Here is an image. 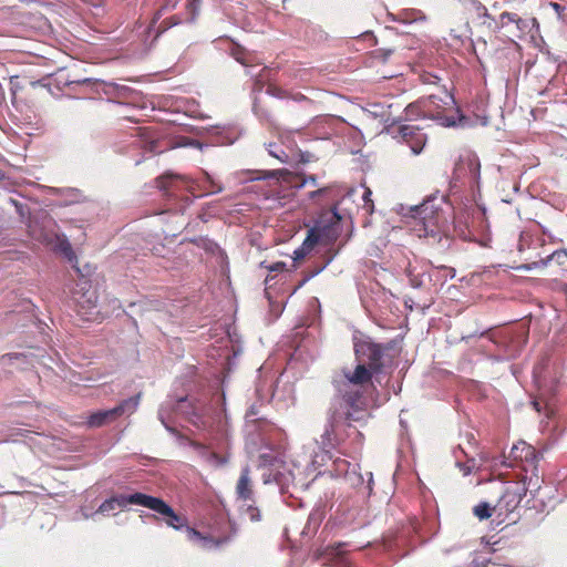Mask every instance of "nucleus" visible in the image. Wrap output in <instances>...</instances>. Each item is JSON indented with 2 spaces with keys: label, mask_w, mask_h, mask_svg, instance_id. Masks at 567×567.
<instances>
[{
  "label": "nucleus",
  "mask_w": 567,
  "mask_h": 567,
  "mask_svg": "<svg viewBox=\"0 0 567 567\" xmlns=\"http://www.w3.org/2000/svg\"><path fill=\"white\" fill-rule=\"evenodd\" d=\"M443 197L431 196L420 205L408 207L406 213H402L414 236L424 237L425 245H434L436 239L441 243L440 229L446 223L442 210Z\"/></svg>",
  "instance_id": "obj_5"
},
{
  "label": "nucleus",
  "mask_w": 567,
  "mask_h": 567,
  "mask_svg": "<svg viewBox=\"0 0 567 567\" xmlns=\"http://www.w3.org/2000/svg\"><path fill=\"white\" fill-rule=\"evenodd\" d=\"M512 502L517 503L518 501L516 499V497H515V496H513Z\"/></svg>",
  "instance_id": "obj_50"
},
{
  "label": "nucleus",
  "mask_w": 567,
  "mask_h": 567,
  "mask_svg": "<svg viewBox=\"0 0 567 567\" xmlns=\"http://www.w3.org/2000/svg\"><path fill=\"white\" fill-rule=\"evenodd\" d=\"M501 27H504L508 22H514L517 24L518 29H520V23L523 22L522 19L517 17L515 13L511 12H503L501 14Z\"/></svg>",
  "instance_id": "obj_22"
},
{
  "label": "nucleus",
  "mask_w": 567,
  "mask_h": 567,
  "mask_svg": "<svg viewBox=\"0 0 567 567\" xmlns=\"http://www.w3.org/2000/svg\"><path fill=\"white\" fill-rule=\"evenodd\" d=\"M332 446V432L326 429L321 435V442L313 441L296 450L291 455V467L286 461L278 458L272 450H267L259 455V466L262 470L265 484L275 482L281 493H290L308 487L307 478L328 456V449Z\"/></svg>",
  "instance_id": "obj_1"
},
{
  "label": "nucleus",
  "mask_w": 567,
  "mask_h": 567,
  "mask_svg": "<svg viewBox=\"0 0 567 567\" xmlns=\"http://www.w3.org/2000/svg\"><path fill=\"white\" fill-rule=\"evenodd\" d=\"M477 9H478V14H482V16H484V17H486V18H489V14H488V12H487V10H486V8H485V7H483V6H478V8H477Z\"/></svg>",
  "instance_id": "obj_41"
},
{
  "label": "nucleus",
  "mask_w": 567,
  "mask_h": 567,
  "mask_svg": "<svg viewBox=\"0 0 567 567\" xmlns=\"http://www.w3.org/2000/svg\"><path fill=\"white\" fill-rule=\"evenodd\" d=\"M142 498V506L147 507L157 514L163 516L165 523L175 528L179 529L184 526L185 519L182 516H178L171 506H168L161 498H156L153 496L145 495Z\"/></svg>",
  "instance_id": "obj_8"
},
{
  "label": "nucleus",
  "mask_w": 567,
  "mask_h": 567,
  "mask_svg": "<svg viewBox=\"0 0 567 567\" xmlns=\"http://www.w3.org/2000/svg\"><path fill=\"white\" fill-rule=\"evenodd\" d=\"M305 252H306V250H295V255L296 256L293 257V260H298L300 258H303L305 255H306Z\"/></svg>",
  "instance_id": "obj_40"
},
{
  "label": "nucleus",
  "mask_w": 567,
  "mask_h": 567,
  "mask_svg": "<svg viewBox=\"0 0 567 567\" xmlns=\"http://www.w3.org/2000/svg\"><path fill=\"white\" fill-rule=\"evenodd\" d=\"M62 258L66 260L79 274L80 279L71 291L72 300L78 312L85 320H94L99 315L96 290L92 288L89 277L94 266L87 260L85 250H61Z\"/></svg>",
  "instance_id": "obj_4"
},
{
  "label": "nucleus",
  "mask_w": 567,
  "mask_h": 567,
  "mask_svg": "<svg viewBox=\"0 0 567 567\" xmlns=\"http://www.w3.org/2000/svg\"><path fill=\"white\" fill-rule=\"evenodd\" d=\"M398 136L402 142L409 145L414 155H419L422 152L427 141V136L423 130L414 124L401 125Z\"/></svg>",
  "instance_id": "obj_10"
},
{
  "label": "nucleus",
  "mask_w": 567,
  "mask_h": 567,
  "mask_svg": "<svg viewBox=\"0 0 567 567\" xmlns=\"http://www.w3.org/2000/svg\"><path fill=\"white\" fill-rule=\"evenodd\" d=\"M81 513H82V517L85 518V519L94 518V516L97 515L96 512L95 513H89L85 509H82Z\"/></svg>",
  "instance_id": "obj_38"
},
{
  "label": "nucleus",
  "mask_w": 567,
  "mask_h": 567,
  "mask_svg": "<svg viewBox=\"0 0 567 567\" xmlns=\"http://www.w3.org/2000/svg\"><path fill=\"white\" fill-rule=\"evenodd\" d=\"M12 359H17V357H11V355H9V357H2V359H1V363H2V364H6L8 361H11Z\"/></svg>",
  "instance_id": "obj_44"
},
{
  "label": "nucleus",
  "mask_w": 567,
  "mask_h": 567,
  "mask_svg": "<svg viewBox=\"0 0 567 567\" xmlns=\"http://www.w3.org/2000/svg\"><path fill=\"white\" fill-rule=\"evenodd\" d=\"M163 23L165 24L164 30H166V29H168V28H171V27H173V25L178 24V23H179V20H178V19H176L175 17H172V18H169L168 20H164V21H163Z\"/></svg>",
  "instance_id": "obj_33"
},
{
  "label": "nucleus",
  "mask_w": 567,
  "mask_h": 567,
  "mask_svg": "<svg viewBox=\"0 0 567 567\" xmlns=\"http://www.w3.org/2000/svg\"><path fill=\"white\" fill-rule=\"evenodd\" d=\"M173 408H174V403L172 401H166L165 403L162 404V406L158 411V417L167 430H171V427L168 425V421H169V413L173 410Z\"/></svg>",
  "instance_id": "obj_17"
},
{
  "label": "nucleus",
  "mask_w": 567,
  "mask_h": 567,
  "mask_svg": "<svg viewBox=\"0 0 567 567\" xmlns=\"http://www.w3.org/2000/svg\"><path fill=\"white\" fill-rule=\"evenodd\" d=\"M200 241H202L200 244L196 243V245L200 246L202 248H205V249L213 248L210 240H208V239H200Z\"/></svg>",
  "instance_id": "obj_37"
},
{
  "label": "nucleus",
  "mask_w": 567,
  "mask_h": 567,
  "mask_svg": "<svg viewBox=\"0 0 567 567\" xmlns=\"http://www.w3.org/2000/svg\"><path fill=\"white\" fill-rule=\"evenodd\" d=\"M137 497H145V494L135 493L130 496H126V495L113 496V497L104 501L99 506L96 513L102 514V515H110L111 512H113L117 508H123L127 504L142 505V498H137Z\"/></svg>",
  "instance_id": "obj_11"
},
{
  "label": "nucleus",
  "mask_w": 567,
  "mask_h": 567,
  "mask_svg": "<svg viewBox=\"0 0 567 567\" xmlns=\"http://www.w3.org/2000/svg\"><path fill=\"white\" fill-rule=\"evenodd\" d=\"M282 172L281 171H269L266 173V175L262 177V178H268V177H275L277 176L278 174H281ZM261 177L259 176H251L249 177V179L254 181V179H260Z\"/></svg>",
  "instance_id": "obj_31"
},
{
  "label": "nucleus",
  "mask_w": 567,
  "mask_h": 567,
  "mask_svg": "<svg viewBox=\"0 0 567 567\" xmlns=\"http://www.w3.org/2000/svg\"><path fill=\"white\" fill-rule=\"evenodd\" d=\"M327 190H328V188H320V189L313 190V192H311V193L309 194V197H310L311 199H315L317 196H319V195H322V194L327 193Z\"/></svg>",
  "instance_id": "obj_35"
},
{
  "label": "nucleus",
  "mask_w": 567,
  "mask_h": 567,
  "mask_svg": "<svg viewBox=\"0 0 567 567\" xmlns=\"http://www.w3.org/2000/svg\"><path fill=\"white\" fill-rule=\"evenodd\" d=\"M554 244H556V241L554 240V238H551V237L549 236V239H548V240H546V239L544 238V239L542 240V244H540V245H542V246H545V245H554Z\"/></svg>",
  "instance_id": "obj_43"
},
{
  "label": "nucleus",
  "mask_w": 567,
  "mask_h": 567,
  "mask_svg": "<svg viewBox=\"0 0 567 567\" xmlns=\"http://www.w3.org/2000/svg\"><path fill=\"white\" fill-rule=\"evenodd\" d=\"M187 145L199 148V150H203V147H204V144H202L200 142L195 141V140L190 141Z\"/></svg>",
  "instance_id": "obj_39"
},
{
  "label": "nucleus",
  "mask_w": 567,
  "mask_h": 567,
  "mask_svg": "<svg viewBox=\"0 0 567 567\" xmlns=\"http://www.w3.org/2000/svg\"><path fill=\"white\" fill-rule=\"evenodd\" d=\"M561 257H567V250H555L549 257L548 259L551 260V259H556L557 261L560 260Z\"/></svg>",
  "instance_id": "obj_29"
},
{
  "label": "nucleus",
  "mask_w": 567,
  "mask_h": 567,
  "mask_svg": "<svg viewBox=\"0 0 567 567\" xmlns=\"http://www.w3.org/2000/svg\"><path fill=\"white\" fill-rule=\"evenodd\" d=\"M254 414H255L254 410H250V412H249V413H247V415H246V416H247V419H249V417H250L251 415H254Z\"/></svg>",
  "instance_id": "obj_47"
},
{
  "label": "nucleus",
  "mask_w": 567,
  "mask_h": 567,
  "mask_svg": "<svg viewBox=\"0 0 567 567\" xmlns=\"http://www.w3.org/2000/svg\"><path fill=\"white\" fill-rule=\"evenodd\" d=\"M231 55L235 58L236 61L241 63L243 65H247L246 59H245V52L241 48H236L233 50Z\"/></svg>",
  "instance_id": "obj_26"
},
{
  "label": "nucleus",
  "mask_w": 567,
  "mask_h": 567,
  "mask_svg": "<svg viewBox=\"0 0 567 567\" xmlns=\"http://www.w3.org/2000/svg\"><path fill=\"white\" fill-rule=\"evenodd\" d=\"M367 111L371 113L373 116L381 117L382 120L385 121L389 115L388 110L381 104H371L369 109H367Z\"/></svg>",
  "instance_id": "obj_20"
},
{
  "label": "nucleus",
  "mask_w": 567,
  "mask_h": 567,
  "mask_svg": "<svg viewBox=\"0 0 567 567\" xmlns=\"http://www.w3.org/2000/svg\"><path fill=\"white\" fill-rule=\"evenodd\" d=\"M310 182L311 184H316V177L310 176L308 179H305L300 185H298V188H301L305 186L306 183Z\"/></svg>",
  "instance_id": "obj_42"
},
{
  "label": "nucleus",
  "mask_w": 567,
  "mask_h": 567,
  "mask_svg": "<svg viewBox=\"0 0 567 567\" xmlns=\"http://www.w3.org/2000/svg\"><path fill=\"white\" fill-rule=\"evenodd\" d=\"M371 195H372V192L369 188H367V187L362 188L361 199L363 202V208L369 214H371L373 212V203L371 199Z\"/></svg>",
  "instance_id": "obj_21"
},
{
  "label": "nucleus",
  "mask_w": 567,
  "mask_h": 567,
  "mask_svg": "<svg viewBox=\"0 0 567 567\" xmlns=\"http://www.w3.org/2000/svg\"><path fill=\"white\" fill-rule=\"evenodd\" d=\"M236 493L238 499L244 502L246 505L247 502L251 501L252 489H251V480L249 477L248 468H244L241 475L237 482Z\"/></svg>",
  "instance_id": "obj_14"
},
{
  "label": "nucleus",
  "mask_w": 567,
  "mask_h": 567,
  "mask_svg": "<svg viewBox=\"0 0 567 567\" xmlns=\"http://www.w3.org/2000/svg\"><path fill=\"white\" fill-rule=\"evenodd\" d=\"M466 173H468L474 181H478L481 163L475 154H467L460 159L454 168V178L461 179Z\"/></svg>",
  "instance_id": "obj_12"
},
{
  "label": "nucleus",
  "mask_w": 567,
  "mask_h": 567,
  "mask_svg": "<svg viewBox=\"0 0 567 567\" xmlns=\"http://www.w3.org/2000/svg\"><path fill=\"white\" fill-rule=\"evenodd\" d=\"M140 403V394L121 402L117 406L110 410H102L92 413L89 417V425L92 427H99L110 422L115 421L117 417L124 414H132L135 412Z\"/></svg>",
  "instance_id": "obj_7"
},
{
  "label": "nucleus",
  "mask_w": 567,
  "mask_h": 567,
  "mask_svg": "<svg viewBox=\"0 0 567 567\" xmlns=\"http://www.w3.org/2000/svg\"><path fill=\"white\" fill-rule=\"evenodd\" d=\"M208 462L214 466H221V465L226 464L227 458L221 457L216 453H210L208 456Z\"/></svg>",
  "instance_id": "obj_25"
},
{
  "label": "nucleus",
  "mask_w": 567,
  "mask_h": 567,
  "mask_svg": "<svg viewBox=\"0 0 567 567\" xmlns=\"http://www.w3.org/2000/svg\"><path fill=\"white\" fill-rule=\"evenodd\" d=\"M176 1H167L163 7L162 9L157 12V17H161L163 14V12H166V11H169V10H173L175 7H176Z\"/></svg>",
  "instance_id": "obj_28"
},
{
  "label": "nucleus",
  "mask_w": 567,
  "mask_h": 567,
  "mask_svg": "<svg viewBox=\"0 0 567 567\" xmlns=\"http://www.w3.org/2000/svg\"><path fill=\"white\" fill-rule=\"evenodd\" d=\"M357 357V365L344 368L342 375L336 380L337 390L342 395L349 406L360 410L362 409V392L369 385L371 372L381 368V348L368 339H360L354 343Z\"/></svg>",
  "instance_id": "obj_2"
},
{
  "label": "nucleus",
  "mask_w": 567,
  "mask_h": 567,
  "mask_svg": "<svg viewBox=\"0 0 567 567\" xmlns=\"http://www.w3.org/2000/svg\"><path fill=\"white\" fill-rule=\"evenodd\" d=\"M285 267H286L285 262H276V264H272L271 266H269V271L270 272L279 271V270H282Z\"/></svg>",
  "instance_id": "obj_34"
},
{
  "label": "nucleus",
  "mask_w": 567,
  "mask_h": 567,
  "mask_svg": "<svg viewBox=\"0 0 567 567\" xmlns=\"http://www.w3.org/2000/svg\"><path fill=\"white\" fill-rule=\"evenodd\" d=\"M223 130H224L223 127L215 126V127H213V130H212V131H213L216 135H221Z\"/></svg>",
  "instance_id": "obj_45"
},
{
  "label": "nucleus",
  "mask_w": 567,
  "mask_h": 567,
  "mask_svg": "<svg viewBox=\"0 0 567 567\" xmlns=\"http://www.w3.org/2000/svg\"><path fill=\"white\" fill-rule=\"evenodd\" d=\"M140 136H141V146L153 154L162 153L163 150L159 148L158 143L159 141L155 137V135L150 132L148 130H140Z\"/></svg>",
  "instance_id": "obj_15"
},
{
  "label": "nucleus",
  "mask_w": 567,
  "mask_h": 567,
  "mask_svg": "<svg viewBox=\"0 0 567 567\" xmlns=\"http://www.w3.org/2000/svg\"><path fill=\"white\" fill-rule=\"evenodd\" d=\"M534 406H535V409H536L537 411H539V404H538V402H534Z\"/></svg>",
  "instance_id": "obj_49"
},
{
  "label": "nucleus",
  "mask_w": 567,
  "mask_h": 567,
  "mask_svg": "<svg viewBox=\"0 0 567 567\" xmlns=\"http://www.w3.org/2000/svg\"><path fill=\"white\" fill-rule=\"evenodd\" d=\"M509 457L515 461L526 462L524 470L527 471V466L535 467L537 455L535 449L532 445H528L525 442H519L512 447Z\"/></svg>",
  "instance_id": "obj_13"
},
{
  "label": "nucleus",
  "mask_w": 567,
  "mask_h": 567,
  "mask_svg": "<svg viewBox=\"0 0 567 567\" xmlns=\"http://www.w3.org/2000/svg\"><path fill=\"white\" fill-rule=\"evenodd\" d=\"M235 138L233 137H217L216 142L219 144H233Z\"/></svg>",
  "instance_id": "obj_36"
},
{
  "label": "nucleus",
  "mask_w": 567,
  "mask_h": 567,
  "mask_svg": "<svg viewBox=\"0 0 567 567\" xmlns=\"http://www.w3.org/2000/svg\"><path fill=\"white\" fill-rule=\"evenodd\" d=\"M185 533L189 542L205 550L218 549L229 542V537L219 536L213 530L207 535H203L192 527H186Z\"/></svg>",
  "instance_id": "obj_9"
},
{
  "label": "nucleus",
  "mask_w": 567,
  "mask_h": 567,
  "mask_svg": "<svg viewBox=\"0 0 567 567\" xmlns=\"http://www.w3.org/2000/svg\"><path fill=\"white\" fill-rule=\"evenodd\" d=\"M204 174L206 181L214 187V189L210 192L212 194L223 192L224 187L221 184H217L207 172H205Z\"/></svg>",
  "instance_id": "obj_27"
},
{
  "label": "nucleus",
  "mask_w": 567,
  "mask_h": 567,
  "mask_svg": "<svg viewBox=\"0 0 567 567\" xmlns=\"http://www.w3.org/2000/svg\"><path fill=\"white\" fill-rule=\"evenodd\" d=\"M79 83L81 84H93L95 86L97 85H102V84H105L103 81H100V80H93V79H83L81 81H79Z\"/></svg>",
  "instance_id": "obj_32"
},
{
  "label": "nucleus",
  "mask_w": 567,
  "mask_h": 567,
  "mask_svg": "<svg viewBox=\"0 0 567 567\" xmlns=\"http://www.w3.org/2000/svg\"><path fill=\"white\" fill-rule=\"evenodd\" d=\"M58 248H60V249L70 248V245L68 244L66 246H64L63 244H61Z\"/></svg>",
  "instance_id": "obj_48"
},
{
  "label": "nucleus",
  "mask_w": 567,
  "mask_h": 567,
  "mask_svg": "<svg viewBox=\"0 0 567 567\" xmlns=\"http://www.w3.org/2000/svg\"><path fill=\"white\" fill-rule=\"evenodd\" d=\"M268 152L272 157L277 158L281 163L288 162V158H289L288 154L282 148L278 147L277 145L270 143L268 145Z\"/></svg>",
  "instance_id": "obj_19"
},
{
  "label": "nucleus",
  "mask_w": 567,
  "mask_h": 567,
  "mask_svg": "<svg viewBox=\"0 0 567 567\" xmlns=\"http://www.w3.org/2000/svg\"><path fill=\"white\" fill-rule=\"evenodd\" d=\"M202 0H190L187 3V10L192 14L190 20L194 21L200 9Z\"/></svg>",
  "instance_id": "obj_23"
},
{
  "label": "nucleus",
  "mask_w": 567,
  "mask_h": 567,
  "mask_svg": "<svg viewBox=\"0 0 567 567\" xmlns=\"http://www.w3.org/2000/svg\"><path fill=\"white\" fill-rule=\"evenodd\" d=\"M493 511H495V508H492L488 503H482L474 507V514L481 520L491 517Z\"/></svg>",
  "instance_id": "obj_18"
},
{
  "label": "nucleus",
  "mask_w": 567,
  "mask_h": 567,
  "mask_svg": "<svg viewBox=\"0 0 567 567\" xmlns=\"http://www.w3.org/2000/svg\"><path fill=\"white\" fill-rule=\"evenodd\" d=\"M185 178L177 174L167 173L156 178V186L161 190H167L175 182L184 181Z\"/></svg>",
  "instance_id": "obj_16"
},
{
  "label": "nucleus",
  "mask_w": 567,
  "mask_h": 567,
  "mask_svg": "<svg viewBox=\"0 0 567 567\" xmlns=\"http://www.w3.org/2000/svg\"><path fill=\"white\" fill-rule=\"evenodd\" d=\"M549 6L555 10V12L558 14V18H561V13L565 11V7L560 6L557 2H550Z\"/></svg>",
  "instance_id": "obj_30"
},
{
  "label": "nucleus",
  "mask_w": 567,
  "mask_h": 567,
  "mask_svg": "<svg viewBox=\"0 0 567 567\" xmlns=\"http://www.w3.org/2000/svg\"><path fill=\"white\" fill-rule=\"evenodd\" d=\"M453 104L454 100L450 94H445L443 99L437 95H430L419 104L409 105L406 107V115L411 116L417 114L441 122L444 120L442 111L452 107Z\"/></svg>",
  "instance_id": "obj_6"
},
{
  "label": "nucleus",
  "mask_w": 567,
  "mask_h": 567,
  "mask_svg": "<svg viewBox=\"0 0 567 567\" xmlns=\"http://www.w3.org/2000/svg\"><path fill=\"white\" fill-rule=\"evenodd\" d=\"M535 476H536V481H535V483H534V486H535L536 488H538V487H539V477H538L537 475H535Z\"/></svg>",
  "instance_id": "obj_46"
},
{
  "label": "nucleus",
  "mask_w": 567,
  "mask_h": 567,
  "mask_svg": "<svg viewBox=\"0 0 567 567\" xmlns=\"http://www.w3.org/2000/svg\"><path fill=\"white\" fill-rule=\"evenodd\" d=\"M358 189L351 188L331 208L321 209L307 231L300 248H313L320 246H344L353 231L352 217L347 212H341L340 206L351 199Z\"/></svg>",
  "instance_id": "obj_3"
},
{
  "label": "nucleus",
  "mask_w": 567,
  "mask_h": 567,
  "mask_svg": "<svg viewBox=\"0 0 567 567\" xmlns=\"http://www.w3.org/2000/svg\"><path fill=\"white\" fill-rule=\"evenodd\" d=\"M245 513L249 517V519L252 522H257L260 518L258 508L254 507L251 504H247V508H246Z\"/></svg>",
  "instance_id": "obj_24"
}]
</instances>
